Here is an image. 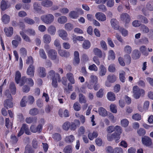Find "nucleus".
I'll list each match as a JSON object with an SVG mask.
<instances>
[{
	"label": "nucleus",
	"mask_w": 153,
	"mask_h": 153,
	"mask_svg": "<svg viewBox=\"0 0 153 153\" xmlns=\"http://www.w3.org/2000/svg\"><path fill=\"white\" fill-rule=\"evenodd\" d=\"M95 17L99 21H104L106 19L105 15L102 13H97L95 14Z\"/></svg>",
	"instance_id": "nucleus-15"
},
{
	"label": "nucleus",
	"mask_w": 153,
	"mask_h": 153,
	"mask_svg": "<svg viewBox=\"0 0 153 153\" xmlns=\"http://www.w3.org/2000/svg\"><path fill=\"white\" fill-rule=\"evenodd\" d=\"M145 130L142 128H140L137 131V133L139 136H143L146 134Z\"/></svg>",
	"instance_id": "nucleus-59"
},
{
	"label": "nucleus",
	"mask_w": 153,
	"mask_h": 153,
	"mask_svg": "<svg viewBox=\"0 0 153 153\" xmlns=\"http://www.w3.org/2000/svg\"><path fill=\"white\" fill-rule=\"evenodd\" d=\"M73 148L70 145L66 146L64 149L63 151L65 153H71Z\"/></svg>",
	"instance_id": "nucleus-34"
},
{
	"label": "nucleus",
	"mask_w": 153,
	"mask_h": 153,
	"mask_svg": "<svg viewBox=\"0 0 153 153\" xmlns=\"http://www.w3.org/2000/svg\"><path fill=\"white\" fill-rule=\"evenodd\" d=\"M13 100L6 99L4 102V105L5 108L8 109L9 108H12L13 107Z\"/></svg>",
	"instance_id": "nucleus-10"
},
{
	"label": "nucleus",
	"mask_w": 153,
	"mask_h": 153,
	"mask_svg": "<svg viewBox=\"0 0 153 153\" xmlns=\"http://www.w3.org/2000/svg\"><path fill=\"white\" fill-rule=\"evenodd\" d=\"M110 109L111 112L114 113L117 112V107L114 104H111L110 105Z\"/></svg>",
	"instance_id": "nucleus-61"
},
{
	"label": "nucleus",
	"mask_w": 153,
	"mask_h": 153,
	"mask_svg": "<svg viewBox=\"0 0 153 153\" xmlns=\"http://www.w3.org/2000/svg\"><path fill=\"white\" fill-rule=\"evenodd\" d=\"M118 30L121 32L122 35L124 36H126L128 34V31L124 28L120 27Z\"/></svg>",
	"instance_id": "nucleus-54"
},
{
	"label": "nucleus",
	"mask_w": 153,
	"mask_h": 153,
	"mask_svg": "<svg viewBox=\"0 0 153 153\" xmlns=\"http://www.w3.org/2000/svg\"><path fill=\"white\" fill-rule=\"evenodd\" d=\"M53 138L56 141H58L61 139V137L59 133H55L53 134Z\"/></svg>",
	"instance_id": "nucleus-53"
},
{
	"label": "nucleus",
	"mask_w": 153,
	"mask_h": 153,
	"mask_svg": "<svg viewBox=\"0 0 153 153\" xmlns=\"http://www.w3.org/2000/svg\"><path fill=\"white\" fill-rule=\"evenodd\" d=\"M34 69V67L32 65H30L27 70V74L30 77L33 76Z\"/></svg>",
	"instance_id": "nucleus-16"
},
{
	"label": "nucleus",
	"mask_w": 153,
	"mask_h": 153,
	"mask_svg": "<svg viewBox=\"0 0 153 153\" xmlns=\"http://www.w3.org/2000/svg\"><path fill=\"white\" fill-rule=\"evenodd\" d=\"M106 72V69L104 66L101 65L99 68V75L101 76L105 75Z\"/></svg>",
	"instance_id": "nucleus-20"
},
{
	"label": "nucleus",
	"mask_w": 153,
	"mask_h": 153,
	"mask_svg": "<svg viewBox=\"0 0 153 153\" xmlns=\"http://www.w3.org/2000/svg\"><path fill=\"white\" fill-rule=\"evenodd\" d=\"M79 101L80 103H85L87 102L86 98L82 94H79Z\"/></svg>",
	"instance_id": "nucleus-33"
},
{
	"label": "nucleus",
	"mask_w": 153,
	"mask_h": 153,
	"mask_svg": "<svg viewBox=\"0 0 153 153\" xmlns=\"http://www.w3.org/2000/svg\"><path fill=\"white\" fill-rule=\"evenodd\" d=\"M75 139L74 137L72 135L68 136L65 138V141L68 143H72Z\"/></svg>",
	"instance_id": "nucleus-26"
},
{
	"label": "nucleus",
	"mask_w": 153,
	"mask_h": 153,
	"mask_svg": "<svg viewBox=\"0 0 153 153\" xmlns=\"http://www.w3.org/2000/svg\"><path fill=\"white\" fill-rule=\"evenodd\" d=\"M91 43L88 40H85L83 43L82 48L85 49H88L90 47Z\"/></svg>",
	"instance_id": "nucleus-35"
},
{
	"label": "nucleus",
	"mask_w": 153,
	"mask_h": 153,
	"mask_svg": "<svg viewBox=\"0 0 153 153\" xmlns=\"http://www.w3.org/2000/svg\"><path fill=\"white\" fill-rule=\"evenodd\" d=\"M43 42L46 44L49 43L51 40V36L48 34H45L43 36Z\"/></svg>",
	"instance_id": "nucleus-22"
},
{
	"label": "nucleus",
	"mask_w": 153,
	"mask_h": 153,
	"mask_svg": "<svg viewBox=\"0 0 153 153\" xmlns=\"http://www.w3.org/2000/svg\"><path fill=\"white\" fill-rule=\"evenodd\" d=\"M69 16L70 17L75 19L78 17V13L76 11H73L71 12L69 14Z\"/></svg>",
	"instance_id": "nucleus-49"
},
{
	"label": "nucleus",
	"mask_w": 153,
	"mask_h": 153,
	"mask_svg": "<svg viewBox=\"0 0 153 153\" xmlns=\"http://www.w3.org/2000/svg\"><path fill=\"white\" fill-rule=\"evenodd\" d=\"M120 135L116 132H114L112 134H108L107 136V139L109 141H111L115 139L116 142L118 143L119 142L118 140L120 138Z\"/></svg>",
	"instance_id": "nucleus-4"
},
{
	"label": "nucleus",
	"mask_w": 153,
	"mask_h": 153,
	"mask_svg": "<svg viewBox=\"0 0 153 153\" xmlns=\"http://www.w3.org/2000/svg\"><path fill=\"white\" fill-rule=\"evenodd\" d=\"M98 7L100 11L102 12H104L107 10V8L103 4H100L98 6Z\"/></svg>",
	"instance_id": "nucleus-64"
},
{
	"label": "nucleus",
	"mask_w": 153,
	"mask_h": 153,
	"mask_svg": "<svg viewBox=\"0 0 153 153\" xmlns=\"http://www.w3.org/2000/svg\"><path fill=\"white\" fill-rule=\"evenodd\" d=\"M124 52L128 54H129L131 52L132 48L129 45L126 46L124 48Z\"/></svg>",
	"instance_id": "nucleus-46"
},
{
	"label": "nucleus",
	"mask_w": 153,
	"mask_h": 153,
	"mask_svg": "<svg viewBox=\"0 0 153 153\" xmlns=\"http://www.w3.org/2000/svg\"><path fill=\"white\" fill-rule=\"evenodd\" d=\"M5 121V126L7 128L9 129L10 127H12L13 124L11 122H10V120L9 118H6Z\"/></svg>",
	"instance_id": "nucleus-51"
},
{
	"label": "nucleus",
	"mask_w": 153,
	"mask_h": 153,
	"mask_svg": "<svg viewBox=\"0 0 153 153\" xmlns=\"http://www.w3.org/2000/svg\"><path fill=\"white\" fill-rule=\"evenodd\" d=\"M4 31L7 36H10L13 34V28L11 27L9 28L5 27L4 28Z\"/></svg>",
	"instance_id": "nucleus-19"
},
{
	"label": "nucleus",
	"mask_w": 153,
	"mask_h": 153,
	"mask_svg": "<svg viewBox=\"0 0 153 153\" xmlns=\"http://www.w3.org/2000/svg\"><path fill=\"white\" fill-rule=\"evenodd\" d=\"M58 53L62 57H67L70 56L69 53L65 50H60L58 51Z\"/></svg>",
	"instance_id": "nucleus-24"
},
{
	"label": "nucleus",
	"mask_w": 153,
	"mask_h": 153,
	"mask_svg": "<svg viewBox=\"0 0 153 153\" xmlns=\"http://www.w3.org/2000/svg\"><path fill=\"white\" fill-rule=\"evenodd\" d=\"M74 109L76 111H79L81 109V105L77 102H75L73 105Z\"/></svg>",
	"instance_id": "nucleus-56"
},
{
	"label": "nucleus",
	"mask_w": 153,
	"mask_h": 153,
	"mask_svg": "<svg viewBox=\"0 0 153 153\" xmlns=\"http://www.w3.org/2000/svg\"><path fill=\"white\" fill-rule=\"evenodd\" d=\"M140 56V53L138 50H134L132 53L131 57L134 59H139Z\"/></svg>",
	"instance_id": "nucleus-18"
},
{
	"label": "nucleus",
	"mask_w": 153,
	"mask_h": 153,
	"mask_svg": "<svg viewBox=\"0 0 153 153\" xmlns=\"http://www.w3.org/2000/svg\"><path fill=\"white\" fill-rule=\"evenodd\" d=\"M26 102L30 104H33L34 101V97L32 96H29L27 98L26 97Z\"/></svg>",
	"instance_id": "nucleus-50"
},
{
	"label": "nucleus",
	"mask_w": 153,
	"mask_h": 153,
	"mask_svg": "<svg viewBox=\"0 0 153 153\" xmlns=\"http://www.w3.org/2000/svg\"><path fill=\"white\" fill-rule=\"evenodd\" d=\"M41 4L44 7H49L52 6L53 2L50 0H44L41 2Z\"/></svg>",
	"instance_id": "nucleus-17"
},
{
	"label": "nucleus",
	"mask_w": 153,
	"mask_h": 153,
	"mask_svg": "<svg viewBox=\"0 0 153 153\" xmlns=\"http://www.w3.org/2000/svg\"><path fill=\"white\" fill-rule=\"evenodd\" d=\"M99 114L102 117H105L107 115V112L105 109L102 107H100L98 109Z\"/></svg>",
	"instance_id": "nucleus-30"
},
{
	"label": "nucleus",
	"mask_w": 153,
	"mask_h": 153,
	"mask_svg": "<svg viewBox=\"0 0 153 153\" xmlns=\"http://www.w3.org/2000/svg\"><path fill=\"white\" fill-rule=\"evenodd\" d=\"M70 126V123L68 121L66 122L62 125L63 129L65 131H68L69 128Z\"/></svg>",
	"instance_id": "nucleus-52"
},
{
	"label": "nucleus",
	"mask_w": 153,
	"mask_h": 153,
	"mask_svg": "<svg viewBox=\"0 0 153 153\" xmlns=\"http://www.w3.org/2000/svg\"><path fill=\"white\" fill-rule=\"evenodd\" d=\"M107 97L108 99L111 101H114L115 100V95L112 92H108L107 95Z\"/></svg>",
	"instance_id": "nucleus-38"
},
{
	"label": "nucleus",
	"mask_w": 153,
	"mask_h": 153,
	"mask_svg": "<svg viewBox=\"0 0 153 153\" xmlns=\"http://www.w3.org/2000/svg\"><path fill=\"white\" fill-rule=\"evenodd\" d=\"M7 1L2 0L1 2L0 7L1 10L4 11L8 8L9 7L7 5Z\"/></svg>",
	"instance_id": "nucleus-25"
},
{
	"label": "nucleus",
	"mask_w": 153,
	"mask_h": 153,
	"mask_svg": "<svg viewBox=\"0 0 153 153\" xmlns=\"http://www.w3.org/2000/svg\"><path fill=\"white\" fill-rule=\"evenodd\" d=\"M67 21V18L65 16H63L58 18V22L61 24L65 23Z\"/></svg>",
	"instance_id": "nucleus-41"
},
{
	"label": "nucleus",
	"mask_w": 153,
	"mask_h": 153,
	"mask_svg": "<svg viewBox=\"0 0 153 153\" xmlns=\"http://www.w3.org/2000/svg\"><path fill=\"white\" fill-rule=\"evenodd\" d=\"M48 33L51 35H54L56 32V27L54 26L51 25L48 27Z\"/></svg>",
	"instance_id": "nucleus-28"
},
{
	"label": "nucleus",
	"mask_w": 153,
	"mask_h": 153,
	"mask_svg": "<svg viewBox=\"0 0 153 153\" xmlns=\"http://www.w3.org/2000/svg\"><path fill=\"white\" fill-rule=\"evenodd\" d=\"M66 76L67 78L72 84L75 83V80L74 75L71 73L69 72L67 74Z\"/></svg>",
	"instance_id": "nucleus-21"
},
{
	"label": "nucleus",
	"mask_w": 153,
	"mask_h": 153,
	"mask_svg": "<svg viewBox=\"0 0 153 153\" xmlns=\"http://www.w3.org/2000/svg\"><path fill=\"white\" fill-rule=\"evenodd\" d=\"M40 19L45 24H50L53 22L54 17L52 14H48L41 16Z\"/></svg>",
	"instance_id": "nucleus-1"
},
{
	"label": "nucleus",
	"mask_w": 153,
	"mask_h": 153,
	"mask_svg": "<svg viewBox=\"0 0 153 153\" xmlns=\"http://www.w3.org/2000/svg\"><path fill=\"white\" fill-rule=\"evenodd\" d=\"M125 73L124 72H123V73L120 74L119 75L120 80L123 82H125L126 79L125 77Z\"/></svg>",
	"instance_id": "nucleus-58"
},
{
	"label": "nucleus",
	"mask_w": 153,
	"mask_h": 153,
	"mask_svg": "<svg viewBox=\"0 0 153 153\" xmlns=\"http://www.w3.org/2000/svg\"><path fill=\"white\" fill-rule=\"evenodd\" d=\"M60 82L61 78L60 77V80L59 81V79L57 78H54L52 79V85L53 87L55 88H56L58 87V85L57 82Z\"/></svg>",
	"instance_id": "nucleus-45"
},
{
	"label": "nucleus",
	"mask_w": 153,
	"mask_h": 153,
	"mask_svg": "<svg viewBox=\"0 0 153 153\" xmlns=\"http://www.w3.org/2000/svg\"><path fill=\"white\" fill-rule=\"evenodd\" d=\"M19 33L25 41L29 42H31V40L29 37L25 34L23 32L21 31Z\"/></svg>",
	"instance_id": "nucleus-23"
},
{
	"label": "nucleus",
	"mask_w": 153,
	"mask_h": 153,
	"mask_svg": "<svg viewBox=\"0 0 153 153\" xmlns=\"http://www.w3.org/2000/svg\"><path fill=\"white\" fill-rule=\"evenodd\" d=\"M110 22L112 27L114 29L118 30L120 28L119 25V22L115 19H111Z\"/></svg>",
	"instance_id": "nucleus-14"
},
{
	"label": "nucleus",
	"mask_w": 153,
	"mask_h": 153,
	"mask_svg": "<svg viewBox=\"0 0 153 153\" xmlns=\"http://www.w3.org/2000/svg\"><path fill=\"white\" fill-rule=\"evenodd\" d=\"M90 81L89 84H91L92 85H94V88L95 90H97L98 88H96V86L97 85H96L97 82V78L94 75H91L90 76Z\"/></svg>",
	"instance_id": "nucleus-8"
},
{
	"label": "nucleus",
	"mask_w": 153,
	"mask_h": 153,
	"mask_svg": "<svg viewBox=\"0 0 153 153\" xmlns=\"http://www.w3.org/2000/svg\"><path fill=\"white\" fill-rule=\"evenodd\" d=\"M39 76L41 77H44L46 75L45 68L43 67H40L37 69Z\"/></svg>",
	"instance_id": "nucleus-12"
},
{
	"label": "nucleus",
	"mask_w": 153,
	"mask_h": 153,
	"mask_svg": "<svg viewBox=\"0 0 153 153\" xmlns=\"http://www.w3.org/2000/svg\"><path fill=\"white\" fill-rule=\"evenodd\" d=\"M60 75L58 73H55V72L53 70H50L48 73V77L53 79L54 78H58L59 81L60 80Z\"/></svg>",
	"instance_id": "nucleus-9"
},
{
	"label": "nucleus",
	"mask_w": 153,
	"mask_h": 153,
	"mask_svg": "<svg viewBox=\"0 0 153 153\" xmlns=\"http://www.w3.org/2000/svg\"><path fill=\"white\" fill-rule=\"evenodd\" d=\"M123 151L122 149L120 147H116L114 149V153H123Z\"/></svg>",
	"instance_id": "nucleus-63"
},
{
	"label": "nucleus",
	"mask_w": 153,
	"mask_h": 153,
	"mask_svg": "<svg viewBox=\"0 0 153 153\" xmlns=\"http://www.w3.org/2000/svg\"><path fill=\"white\" fill-rule=\"evenodd\" d=\"M141 140L143 144L146 146H150L152 144V139L148 136H145L142 137Z\"/></svg>",
	"instance_id": "nucleus-5"
},
{
	"label": "nucleus",
	"mask_w": 153,
	"mask_h": 153,
	"mask_svg": "<svg viewBox=\"0 0 153 153\" xmlns=\"http://www.w3.org/2000/svg\"><path fill=\"white\" fill-rule=\"evenodd\" d=\"M48 57L51 60H54L56 59L57 53L55 50L53 49H50L48 51Z\"/></svg>",
	"instance_id": "nucleus-7"
},
{
	"label": "nucleus",
	"mask_w": 153,
	"mask_h": 153,
	"mask_svg": "<svg viewBox=\"0 0 153 153\" xmlns=\"http://www.w3.org/2000/svg\"><path fill=\"white\" fill-rule=\"evenodd\" d=\"M34 9L36 11L39 12L41 10L40 5L37 2H35L33 5Z\"/></svg>",
	"instance_id": "nucleus-55"
},
{
	"label": "nucleus",
	"mask_w": 153,
	"mask_h": 153,
	"mask_svg": "<svg viewBox=\"0 0 153 153\" xmlns=\"http://www.w3.org/2000/svg\"><path fill=\"white\" fill-rule=\"evenodd\" d=\"M124 60L126 64L129 65L131 62V59L129 54H126L124 56Z\"/></svg>",
	"instance_id": "nucleus-47"
},
{
	"label": "nucleus",
	"mask_w": 153,
	"mask_h": 153,
	"mask_svg": "<svg viewBox=\"0 0 153 153\" xmlns=\"http://www.w3.org/2000/svg\"><path fill=\"white\" fill-rule=\"evenodd\" d=\"M2 20L4 23L7 24L10 22V17L6 14H4L2 16Z\"/></svg>",
	"instance_id": "nucleus-36"
},
{
	"label": "nucleus",
	"mask_w": 153,
	"mask_h": 153,
	"mask_svg": "<svg viewBox=\"0 0 153 153\" xmlns=\"http://www.w3.org/2000/svg\"><path fill=\"white\" fill-rule=\"evenodd\" d=\"M24 21L26 23L30 25H33L35 23L34 20L32 19H30L28 17H26L24 19Z\"/></svg>",
	"instance_id": "nucleus-39"
},
{
	"label": "nucleus",
	"mask_w": 153,
	"mask_h": 153,
	"mask_svg": "<svg viewBox=\"0 0 153 153\" xmlns=\"http://www.w3.org/2000/svg\"><path fill=\"white\" fill-rule=\"evenodd\" d=\"M93 52L95 55L101 58L102 57V52L100 49L97 48H95L93 50Z\"/></svg>",
	"instance_id": "nucleus-31"
},
{
	"label": "nucleus",
	"mask_w": 153,
	"mask_h": 153,
	"mask_svg": "<svg viewBox=\"0 0 153 153\" xmlns=\"http://www.w3.org/2000/svg\"><path fill=\"white\" fill-rule=\"evenodd\" d=\"M107 80L109 82L114 83L116 80L117 77L114 75H109L107 76Z\"/></svg>",
	"instance_id": "nucleus-27"
},
{
	"label": "nucleus",
	"mask_w": 153,
	"mask_h": 153,
	"mask_svg": "<svg viewBox=\"0 0 153 153\" xmlns=\"http://www.w3.org/2000/svg\"><path fill=\"white\" fill-rule=\"evenodd\" d=\"M143 55L147 56L149 55V52L148 50L146 47L145 46H141L140 49Z\"/></svg>",
	"instance_id": "nucleus-29"
},
{
	"label": "nucleus",
	"mask_w": 153,
	"mask_h": 153,
	"mask_svg": "<svg viewBox=\"0 0 153 153\" xmlns=\"http://www.w3.org/2000/svg\"><path fill=\"white\" fill-rule=\"evenodd\" d=\"M30 129L31 131L33 133H40L42 130V126L40 125H38L37 126L34 125H32L30 127Z\"/></svg>",
	"instance_id": "nucleus-11"
},
{
	"label": "nucleus",
	"mask_w": 153,
	"mask_h": 153,
	"mask_svg": "<svg viewBox=\"0 0 153 153\" xmlns=\"http://www.w3.org/2000/svg\"><path fill=\"white\" fill-rule=\"evenodd\" d=\"M59 36L63 40L68 39V34L66 31L64 30H60L58 31Z\"/></svg>",
	"instance_id": "nucleus-13"
},
{
	"label": "nucleus",
	"mask_w": 153,
	"mask_h": 153,
	"mask_svg": "<svg viewBox=\"0 0 153 153\" xmlns=\"http://www.w3.org/2000/svg\"><path fill=\"white\" fill-rule=\"evenodd\" d=\"M122 126L123 127H126L128 124V121L126 119H124L121 121Z\"/></svg>",
	"instance_id": "nucleus-60"
},
{
	"label": "nucleus",
	"mask_w": 153,
	"mask_h": 153,
	"mask_svg": "<svg viewBox=\"0 0 153 153\" xmlns=\"http://www.w3.org/2000/svg\"><path fill=\"white\" fill-rule=\"evenodd\" d=\"M115 54L113 51L111 50L108 52V59L109 60H114L115 58Z\"/></svg>",
	"instance_id": "nucleus-37"
},
{
	"label": "nucleus",
	"mask_w": 153,
	"mask_h": 153,
	"mask_svg": "<svg viewBox=\"0 0 153 153\" xmlns=\"http://www.w3.org/2000/svg\"><path fill=\"white\" fill-rule=\"evenodd\" d=\"M39 54L40 56L42 58L46 59L47 56L44 50L42 49H40L39 50Z\"/></svg>",
	"instance_id": "nucleus-43"
},
{
	"label": "nucleus",
	"mask_w": 153,
	"mask_h": 153,
	"mask_svg": "<svg viewBox=\"0 0 153 153\" xmlns=\"http://www.w3.org/2000/svg\"><path fill=\"white\" fill-rule=\"evenodd\" d=\"M39 113V110L35 108L31 109L29 111V114L32 116L36 115L38 114Z\"/></svg>",
	"instance_id": "nucleus-42"
},
{
	"label": "nucleus",
	"mask_w": 153,
	"mask_h": 153,
	"mask_svg": "<svg viewBox=\"0 0 153 153\" xmlns=\"http://www.w3.org/2000/svg\"><path fill=\"white\" fill-rule=\"evenodd\" d=\"M144 90L142 89H140L138 86H134L133 88V95L134 97L136 99H138L140 96L141 94H144Z\"/></svg>",
	"instance_id": "nucleus-2"
},
{
	"label": "nucleus",
	"mask_w": 153,
	"mask_h": 153,
	"mask_svg": "<svg viewBox=\"0 0 153 153\" xmlns=\"http://www.w3.org/2000/svg\"><path fill=\"white\" fill-rule=\"evenodd\" d=\"M133 119L136 120H140L141 119V115L138 114H135L132 116Z\"/></svg>",
	"instance_id": "nucleus-62"
},
{
	"label": "nucleus",
	"mask_w": 153,
	"mask_h": 153,
	"mask_svg": "<svg viewBox=\"0 0 153 153\" xmlns=\"http://www.w3.org/2000/svg\"><path fill=\"white\" fill-rule=\"evenodd\" d=\"M65 28L67 31H71L74 28V25L72 24L68 23L65 25Z\"/></svg>",
	"instance_id": "nucleus-48"
},
{
	"label": "nucleus",
	"mask_w": 153,
	"mask_h": 153,
	"mask_svg": "<svg viewBox=\"0 0 153 153\" xmlns=\"http://www.w3.org/2000/svg\"><path fill=\"white\" fill-rule=\"evenodd\" d=\"M141 30L144 33H147L149 32V29L148 27L144 25L141 26Z\"/></svg>",
	"instance_id": "nucleus-57"
},
{
	"label": "nucleus",
	"mask_w": 153,
	"mask_h": 153,
	"mask_svg": "<svg viewBox=\"0 0 153 153\" xmlns=\"http://www.w3.org/2000/svg\"><path fill=\"white\" fill-rule=\"evenodd\" d=\"M24 132L27 135H30L31 133L30 131L28 126L26 124H23L21 128L20 131L18 134V137H20L24 133Z\"/></svg>",
	"instance_id": "nucleus-3"
},
{
	"label": "nucleus",
	"mask_w": 153,
	"mask_h": 153,
	"mask_svg": "<svg viewBox=\"0 0 153 153\" xmlns=\"http://www.w3.org/2000/svg\"><path fill=\"white\" fill-rule=\"evenodd\" d=\"M146 8L149 11H153V1H149L146 4Z\"/></svg>",
	"instance_id": "nucleus-40"
},
{
	"label": "nucleus",
	"mask_w": 153,
	"mask_h": 153,
	"mask_svg": "<svg viewBox=\"0 0 153 153\" xmlns=\"http://www.w3.org/2000/svg\"><path fill=\"white\" fill-rule=\"evenodd\" d=\"M21 77V74L19 71H17L16 73L15 79L17 84L19 83Z\"/></svg>",
	"instance_id": "nucleus-44"
},
{
	"label": "nucleus",
	"mask_w": 153,
	"mask_h": 153,
	"mask_svg": "<svg viewBox=\"0 0 153 153\" xmlns=\"http://www.w3.org/2000/svg\"><path fill=\"white\" fill-rule=\"evenodd\" d=\"M120 19L124 23L125 25L129 23L131 20L130 16L127 13H123L121 14L120 16Z\"/></svg>",
	"instance_id": "nucleus-6"
},
{
	"label": "nucleus",
	"mask_w": 153,
	"mask_h": 153,
	"mask_svg": "<svg viewBox=\"0 0 153 153\" xmlns=\"http://www.w3.org/2000/svg\"><path fill=\"white\" fill-rule=\"evenodd\" d=\"M9 88L12 94L15 95L16 93V89L14 83L13 82L10 83Z\"/></svg>",
	"instance_id": "nucleus-32"
}]
</instances>
